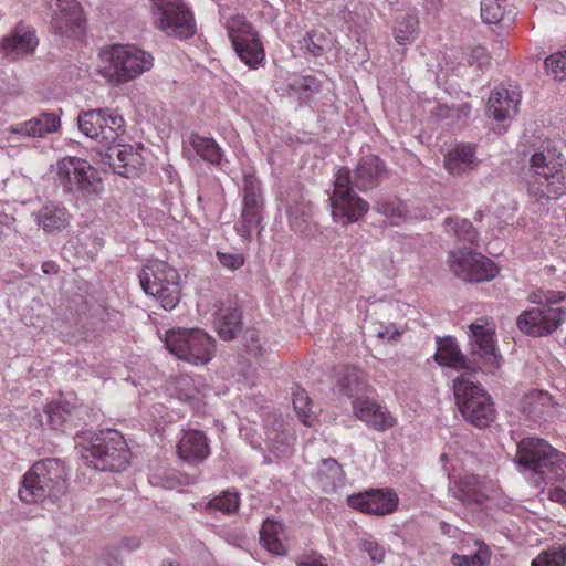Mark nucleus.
<instances>
[{"label":"nucleus","instance_id":"nucleus-1","mask_svg":"<svg viewBox=\"0 0 566 566\" xmlns=\"http://www.w3.org/2000/svg\"><path fill=\"white\" fill-rule=\"evenodd\" d=\"M388 178V169L377 155L364 156L352 172L346 167L335 174L334 189L329 196L332 216L336 221L348 224L358 221L369 209V203L355 191H368Z\"/></svg>","mask_w":566,"mask_h":566},{"label":"nucleus","instance_id":"nucleus-2","mask_svg":"<svg viewBox=\"0 0 566 566\" xmlns=\"http://www.w3.org/2000/svg\"><path fill=\"white\" fill-rule=\"evenodd\" d=\"M517 470L541 492L545 488L566 483V454L538 437L523 438L513 458Z\"/></svg>","mask_w":566,"mask_h":566},{"label":"nucleus","instance_id":"nucleus-3","mask_svg":"<svg viewBox=\"0 0 566 566\" xmlns=\"http://www.w3.org/2000/svg\"><path fill=\"white\" fill-rule=\"evenodd\" d=\"M67 489L63 461L48 458L35 462L24 474L19 497L25 503L56 502Z\"/></svg>","mask_w":566,"mask_h":566},{"label":"nucleus","instance_id":"nucleus-4","mask_svg":"<svg viewBox=\"0 0 566 566\" xmlns=\"http://www.w3.org/2000/svg\"><path fill=\"white\" fill-rule=\"evenodd\" d=\"M80 452L87 465L99 471L120 472L130 462V451L124 436L113 429L94 433Z\"/></svg>","mask_w":566,"mask_h":566},{"label":"nucleus","instance_id":"nucleus-5","mask_svg":"<svg viewBox=\"0 0 566 566\" xmlns=\"http://www.w3.org/2000/svg\"><path fill=\"white\" fill-rule=\"evenodd\" d=\"M180 275L161 260H149L143 266L139 282L143 291L155 297L166 311H172L180 302Z\"/></svg>","mask_w":566,"mask_h":566},{"label":"nucleus","instance_id":"nucleus-6","mask_svg":"<svg viewBox=\"0 0 566 566\" xmlns=\"http://www.w3.org/2000/svg\"><path fill=\"white\" fill-rule=\"evenodd\" d=\"M453 390L458 408L467 421L478 428L488 427L493 421L494 405L481 385L463 374L453 380Z\"/></svg>","mask_w":566,"mask_h":566},{"label":"nucleus","instance_id":"nucleus-7","mask_svg":"<svg viewBox=\"0 0 566 566\" xmlns=\"http://www.w3.org/2000/svg\"><path fill=\"white\" fill-rule=\"evenodd\" d=\"M109 63L103 74L116 83H127L154 66L153 55L132 44H114L106 53Z\"/></svg>","mask_w":566,"mask_h":566},{"label":"nucleus","instance_id":"nucleus-8","mask_svg":"<svg viewBox=\"0 0 566 566\" xmlns=\"http://www.w3.org/2000/svg\"><path fill=\"white\" fill-rule=\"evenodd\" d=\"M59 181L66 193L84 198L95 197L102 190L98 172L80 157H65L57 163Z\"/></svg>","mask_w":566,"mask_h":566},{"label":"nucleus","instance_id":"nucleus-9","mask_svg":"<svg viewBox=\"0 0 566 566\" xmlns=\"http://www.w3.org/2000/svg\"><path fill=\"white\" fill-rule=\"evenodd\" d=\"M165 344L171 354L190 364L206 365L211 359L213 339L201 329L167 331Z\"/></svg>","mask_w":566,"mask_h":566},{"label":"nucleus","instance_id":"nucleus-10","mask_svg":"<svg viewBox=\"0 0 566 566\" xmlns=\"http://www.w3.org/2000/svg\"><path fill=\"white\" fill-rule=\"evenodd\" d=\"M530 182L538 186L547 197H558L566 191V166L563 157L547 150L536 151L530 159Z\"/></svg>","mask_w":566,"mask_h":566},{"label":"nucleus","instance_id":"nucleus-11","mask_svg":"<svg viewBox=\"0 0 566 566\" xmlns=\"http://www.w3.org/2000/svg\"><path fill=\"white\" fill-rule=\"evenodd\" d=\"M562 300L563 297L556 292H549L546 296V301L549 304L558 303ZM565 319L566 311L563 307L544 305L522 312L517 317L516 324L522 333L541 337L555 332Z\"/></svg>","mask_w":566,"mask_h":566},{"label":"nucleus","instance_id":"nucleus-12","mask_svg":"<svg viewBox=\"0 0 566 566\" xmlns=\"http://www.w3.org/2000/svg\"><path fill=\"white\" fill-rule=\"evenodd\" d=\"M151 8L157 28L168 35L189 39L196 33L193 15L181 0H151Z\"/></svg>","mask_w":566,"mask_h":566},{"label":"nucleus","instance_id":"nucleus-13","mask_svg":"<svg viewBox=\"0 0 566 566\" xmlns=\"http://www.w3.org/2000/svg\"><path fill=\"white\" fill-rule=\"evenodd\" d=\"M124 118L108 108L83 112L77 117L78 129L92 139H99L104 145L114 144L125 132Z\"/></svg>","mask_w":566,"mask_h":566},{"label":"nucleus","instance_id":"nucleus-14","mask_svg":"<svg viewBox=\"0 0 566 566\" xmlns=\"http://www.w3.org/2000/svg\"><path fill=\"white\" fill-rule=\"evenodd\" d=\"M448 262L459 279L470 283L490 281L497 274V268L492 260L465 247L451 251Z\"/></svg>","mask_w":566,"mask_h":566},{"label":"nucleus","instance_id":"nucleus-15","mask_svg":"<svg viewBox=\"0 0 566 566\" xmlns=\"http://www.w3.org/2000/svg\"><path fill=\"white\" fill-rule=\"evenodd\" d=\"M227 28L238 56L251 69H256L265 57L264 49L256 31L240 15L233 18Z\"/></svg>","mask_w":566,"mask_h":566},{"label":"nucleus","instance_id":"nucleus-16","mask_svg":"<svg viewBox=\"0 0 566 566\" xmlns=\"http://www.w3.org/2000/svg\"><path fill=\"white\" fill-rule=\"evenodd\" d=\"M264 200L260 181L254 175L243 177V208L241 212V227L238 229L243 238H251L252 230L262 221Z\"/></svg>","mask_w":566,"mask_h":566},{"label":"nucleus","instance_id":"nucleus-17","mask_svg":"<svg viewBox=\"0 0 566 566\" xmlns=\"http://www.w3.org/2000/svg\"><path fill=\"white\" fill-rule=\"evenodd\" d=\"M471 355L478 356L491 368L500 367L501 356L495 345V326L486 318H478L469 326Z\"/></svg>","mask_w":566,"mask_h":566},{"label":"nucleus","instance_id":"nucleus-18","mask_svg":"<svg viewBox=\"0 0 566 566\" xmlns=\"http://www.w3.org/2000/svg\"><path fill=\"white\" fill-rule=\"evenodd\" d=\"M51 28L62 36L82 32L85 23L82 8L76 0H50Z\"/></svg>","mask_w":566,"mask_h":566},{"label":"nucleus","instance_id":"nucleus-19","mask_svg":"<svg viewBox=\"0 0 566 566\" xmlns=\"http://www.w3.org/2000/svg\"><path fill=\"white\" fill-rule=\"evenodd\" d=\"M347 504L363 513L387 515L397 509L398 496L389 489H371L349 495Z\"/></svg>","mask_w":566,"mask_h":566},{"label":"nucleus","instance_id":"nucleus-20","mask_svg":"<svg viewBox=\"0 0 566 566\" xmlns=\"http://www.w3.org/2000/svg\"><path fill=\"white\" fill-rule=\"evenodd\" d=\"M84 415H86V411L83 406H76L67 400L50 403L43 410L46 424L53 430L63 432L78 427Z\"/></svg>","mask_w":566,"mask_h":566},{"label":"nucleus","instance_id":"nucleus-21","mask_svg":"<svg viewBox=\"0 0 566 566\" xmlns=\"http://www.w3.org/2000/svg\"><path fill=\"white\" fill-rule=\"evenodd\" d=\"M35 30L22 22L18 23L13 31L0 42V49L9 60L32 54L38 46Z\"/></svg>","mask_w":566,"mask_h":566},{"label":"nucleus","instance_id":"nucleus-22","mask_svg":"<svg viewBox=\"0 0 566 566\" xmlns=\"http://www.w3.org/2000/svg\"><path fill=\"white\" fill-rule=\"evenodd\" d=\"M521 411L535 423L549 422L556 416V402L547 391L534 389L521 400Z\"/></svg>","mask_w":566,"mask_h":566},{"label":"nucleus","instance_id":"nucleus-23","mask_svg":"<svg viewBox=\"0 0 566 566\" xmlns=\"http://www.w3.org/2000/svg\"><path fill=\"white\" fill-rule=\"evenodd\" d=\"M521 95L513 88L503 85L494 88L489 97L486 113L497 122L512 118L517 114Z\"/></svg>","mask_w":566,"mask_h":566},{"label":"nucleus","instance_id":"nucleus-24","mask_svg":"<svg viewBox=\"0 0 566 566\" xmlns=\"http://www.w3.org/2000/svg\"><path fill=\"white\" fill-rule=\"evenodd\" d=\"M72 220L69 209L59 201H46L36 212L35 221L46 234H57L65 230Z\"/></svg>","mask_w":566,"mask_h":566},{"label":"nucleus","instance_id":"nucleus-25","mask_svg":"<svg viewBox=\"0 0 566 566\" xmlns=\"http://www.w3.org/2000/svg\"><path fill=\"white\" fill-rule=\"evenodd\" d=\"M242 325L241 307L233 302H221L214 317V326L219 337L226 342L233 340L242 331Z\"/></svg>","mask_w":566,"mask_h":566},{"label":"nucleus","instance_id":"nucleus-26","mask_svg":"<svg viewBox=\"0 0 566 566\" xmlns=\"http://www.w3.org/2000/svg\"><path fill=\"white\" fill-rule=\"evenodd\" d=\"M177 453L190 464L202 462L210 454L206 434L200 430L185 431L177 444Z\"/></svg>","mask_w":566,"mask_h":566},{"label":"nucleus","instance_id":"nucleus-27","mask_svg":"<svg viewBox=\"0 0 566 566\" xmlns=\"http://www.w3.org/2000/svg\"><path fill=\"white\" fill-rule=\"evenodd\" d=\"M103 161L108 164L118 175L128 177L140 165V155L130 145H107Z\"/></svg>","mask_w":566,"mask_h":566},{"label":"nucleus","instance_id":"nucleus-28","mask_svg":"<svg viewBox=\"0 0 566 566\" xmlns=\"http://www.w3.org/2000/svg\"><path fill=\"white\" fill-rule=\"evenodd\" d=\"M60 125V117L55 113L43 112L36 117L12 125L10 132L27 137H44L56 132Z\"/></svg>","mask_w":566,"mask_h":566},{"label":"nucleus","instance_id":"nucleus-29","mask_svg":"<svg viewBox=\"0 0 566 566\" xmlns=\"http://www.w3.org/2000/svg\"><path fill=\"white\" fill-rule=\"evenodd\" d=\"M444 168L453 176H461L474 170L480 160L475 156V146L472 144L458 145L444 156Z\"/></svg>","mask_w":566,"mask_h":566},{"label":"nucleus","instance_id":"nucleus-30","mask_svg":"<svg viewBox=\"0 0 566 566\" xmlns=\"http://www.w3.org/2000/svg\"><path fill=\"white\" fill-rule=\"evenodd\" d=\"M482 488L483 483L478 475L465 474L454 483V486L450 488V491L462 504L480 506L488 499Z\"/></svg>","mask_w":566,"mask_h":566},{"label":"nucleus","instance_id":"nucleus-31","mask_svg":"<svg viewBox=\"0 0 566 566\" xmlns=\"http://www.w3.org/2000/svg\"><path fill=\"white\" fill-rule=\"evenodd\" d=\"M337 385L339 391L353 400L364 397L370 390L366 374L355 366L342 369Z\"/></svg>","mask_w":566,"mask_h":566},{"label":"nucleus","instance_id":"nucleus-32","mask_svg":"<svg viewBox=\"0 0 566 566\" xmlns=\"http://www.w3.org/2000/svg\"><path fill=\"white\" fill-rule=\"evenodd\" d=\"M443 228L457 242L469 245L470 248L478 247L479 232L468 219L458 216L447 217L443 220Z\"/></svg>","mask_w":566,"mask_h":566},{"label":"nucleus","instance_id":"nucleus-33","mask_svg":"<svg viewBox=\"0 0 566 566\" xmlns=\"http://www.w3.org/2000/svg\"><path fill=\"white\" fill-rule=\"evenodd\" d=\"M284 526L282 523L266 518L260 530V542L271 553L284 555L286 553L283 544Z\"/></svg>","mask_w":566,"mask_h":566},{"label":"nucleus","instance_id":"nucleus-34","mask_svg":"<svg viewBox=\"0 0 566 566\" xmlns=\"http://www.w3.org/2000/svg\"><path fill=\"white\" fill-rule=\"evenodd\" d=\"M189 145L205 161L220 166L223 159V151L213 138L202 137L196 133L189 136Z\"/></svg>","mask_w":566,"mask_h":566},{"label":"nucleus","instance_id":"nucleus-35","mask_svg":"<svg viewBox=\"0 0 566 566\" xmlns=\"http://www.w3.org/2000/svg\"><path fill=\"white\" fill-rule=\"evenodd\" d=\"M509 0H481V18L486 24H499L505 20L513 21L514 10Z\"/></svg>","mask_w":566,"mask_h":566},{"label":"nucleus","instance_id":"nucleus-36","mask_svg":"<svg viewBox=\"0 0 566 566\" xmlns=\"http://www.w3.org/2000/svg\"><path fill=\"white\" fill-rule=\"evenodd\" d=\"M317 479L325 491H335L345 482V473L342 465L334 458L324 459L321 462Z\"/></svg>","mask_w":566,"mask_h":566},{"label":"nucleus","instance_id":"nucleus-37","mask_svg":"<svg viewBox=\"0 0 566 566\" xmlns=\"http://www.w3.org/2000/svg\"><path fill=\"white\" fill-rule=\"evenodd\" d=\"M434 360L448 367L463 369V370H474L471 367L470 360L461 353L458 346L448 340L444 344H441L438 347V350L434 355Z\"/></svg>","mask_w":566,"mask_h":566},{"label":"nucleus","instance_id":"nucleus-38","mask_svg":"<svg viewBox=\"0 0 566 566\" xmlns=\"http://www.w3.org/2000/svg\"><path fill=\"white\" fill-rule=\"evenodd\" d=\"M419 34V20L415 13H403L396 18L395 40L399 45L412 43Z\"/></svg>","mask_w":566,"mask_h":566},{"label":"nucleus","instance_id":"nucleus-39","mask_svg":"<svg viewBox=\"0 0 566 566\" xmlns=\"http://www.w3.org/2000/svg\"><path fill=\"white\" fill-rule=\"evenodd\" d=\"M291 228L298 233H305L312 216V206L308 202H296L286 208Z\"/></svg>","mask_w":566,"mask_h":566},{"label":"nucleus","instance_id":"nucleus-40","mask_svg":"<svg viewBox=\"0 0 566 566\" xmlns=\"http://www.w3.org/2000/svg\"><path fill=\"white\" fill-rule=\"evenodd\" d=\"M287 88L301 102H306L318 90V86L316 78L313 76H295L290 80Z\"/></svg>","mask_w":566,"mask_h":566},{"label":"nucleus","instance_id":"nucleus-41","mask_svg":"<svg viewBox=\"0 0 566 566\" xmlns=\"http://www.w3.org/2000/svg\"><path fill=\"white\" fill-rule=\"evenodd\" d=\"M566 565V544L558 547H552L541 552L532 560V566H565Z\"/></svg>","mask_w":566,"mask_h":566},{"label":"nucleus","instance_id":"nucleus-42","mask_svg":"<svg viewBox=\"0 0 566 566\" xmlns=\"http://www.w3.org/2000/svg\"><path fill=\"white\" fill-rule=\"evenodd\" d=\"M207 507L224 514L233 513L239 509V496L237 493L223 492L222 495L211 499Z\"/></svg>","mask_w":566,"mask_h":566},{"label":"nucleus","instance_id":"nucleus-43","mask_svg":"<svg viewBox=\"0 0 566 566\" xmlns=\"http://www.w3.org/2000/svg\"><path fill=\"white\" fill-rule=\"evenodd\" d=\"M380 405L374 399L369 398L368 395H365L361 398L353 400V410L355 416L366 422L368 426L370 423V418L374 412L379 410Z\"/></svg>","mask_w":566,"mask_h":566},{"label":"nucleus","instance_id":"nucleus-44","mask_svg":"<svg viewBox=\"0 0 566 566\" xmlns=\"http://www.w3.org/2000/svg\"><path fill=\"white\" fill-rule=\"evenodd\" d=\"M544 64L547 73L553 74L556 80H566V51L549 55Z\"/></svg>","mask_w":566,"mask_h":566},{"label":"nucleus","instance_id":"nucleus-45","mask_svg":"<svg viewBox=\"0 0 566 566\" xmlns=\"http://www.w3.org/2000/svg\"><path fill=\"white\" fill-rule=\"evenodd\" d=\"M292 396L294 410L296 411L298 417L303 418V422H305V418L308 417L312 406V401L308 397V394L298 385H295L292 388Z\"/></svg>","mask_w":566,"mask_h":566},{"label":"nucleus","instance_id":"nucleus-46","mask_svg":"<svg viewBox=\"0 0 566 566\" xmlns=\"http://www.w3.org/2000/svg\"><path fill=\"white\" fill-rule=\"evenodd\" d=\"M396 424V419L387 410V408L380 406L379 410L375 411L370 418L369 427L376 431L384 432Z\"/></svg>","mask_w":566,"mask_h":566},{"label":"nucleus","instance_id":"nucleus-47","mask_svg":"<svg viewBox=\"0 0 566 566\" xmlns=\"http://www.w3.org/2000/svg\"><path fill=\"white\" fill-rule=\"evenodd\" d=\"M488 562L486 548H481L473 555L454 554L452 556L453 566H485Z\"/></svg>","mask_w":566,"mask_h":566},{"label":"nucleus","instance_id":"nucleus-48","mask_svg":"<svg viewBox=\"0 0 566 566\" xmlns=\"http://www.w3.org/2000/svg\"><path fill=\"white\" fill-rule=\"evenodd\" d=\"M358 548L367 553L375 563H381L385 557V549L373 538H361L358 542Z\"/></svg>","mask_w":566,"mask_h":566},{"label":"nucleus","instance_id":"nucleus-49","mask_svg":"<svg viewBox=\"0 0 566 566\" xmlns=\"http://www.w3.org/2000/svg\"><path fill=\"white\" fill-rule=\"evenodd\" d=\"M243 343L250 354H253L254 356L264 355L260 334L256 329L247 328L243 333Z\"/></svg>","mask_w":566,"mask_h":566},{"label":"nucleus","instance_id":"nucleus-50","mask_svg":"<svg viewBox=\"0 0 566 566\" xmlns=\"http://www.w3.org/2000/svg\"><path fill=\"white\" fill-rule=\"evenodd\" d=\"M220 264L231 271L240 269L244 264V256L239 252H217Z\"/></svg>","mask_w":566,"mask_h":566},{"label":"nucleus","instance_id":"nucleus-51","mask_svg":"<svg viewBox=\"0 0 566 566\" xmlns=\"http://www.w3.org/2000/svg\"><path fill=\"white\" fill-rule=\"evenodd\" d=\"M305 46L308 52H311L314 56H319L324 52V48L322 42L325 41L323 34L317 31H311L307 33V36L304 39Z\"/></svg>","mask_w":566,"mask_h":566},{"label":"nucleus","instance_id":"nucleus-52","mask_svg":"<svg viewBox=\"0 0 566 566\" xmlns=\"http://www.w3.org/2000/svg\"><path fill=\"white\" fill-rule=\"evenodd\" d=\"M468 61L470 64H476L478 67L482 69L483 66L489 65L490 55L484 46L475 45L471 49Z\"/></svg>","mask_w":566,"mask_h":566},{"label":"nucleus","instance_id":"nucleus-53","mask_svg":"<svg viewBox=\"0 0 566 566\" xmlns=\"http://www.w3.org/2000/svg\"><path fill=\"white\" fill-rule=\"evenodd\" d=\"M375 209L387 216V217H400L405 212L403 207L400 202L389 201V202H380L378 201L375 206Z\"/></svg>","mask_w":566,"mask_h":566},{"label":"nucleus","instance_id":"nucleus-54","mask_svg":"<svg viewBox=\"0 0 566 566\" xmlns=\"http://www.w3.org/2000/svg\"><path fill=\"white\" fill-rule=\"evenodd\" d=\"M373 329L375 335L381 339L391 340L400 335L394 325L385 326L381 323H375L373 324Z\"/></svg>","mask_w":566,"mask_h":566},{"label":"nucleus","instance_id":"nucleus-55","mask_svg":"<svg viewBox=\"0 0 566 566\" xmlns=\"http://www.w3.org/2000/svg\"><path fill=\"white\" fill-rule=\"evenodd\" d=\"M547 496L551 501L566 505V490L554 486L548 490Z\"/></svg>","mask_w":566,"mask_h":566},{"label":"nucleus","instance_id":"nucleus-56","mask_svg":"<svg viewBox=\"0 0 566 566\" xmlns=\"http://www.w3.org/2000/svg\"><path fill=\"white\" fill-rule=\"evenodd\" d=\"M125 547L132 552L137 549L140 546V542L138 538L132 537L125 541L124 543Z\"/></svg>","mask_w":566,"mask_h":566},{"label":"nucleus","instance_id":"nucleus-57","mask_svg":"<svg viewBox=\"0 0 566 566\" xmlns=\"http://www.w3.org/2000/svg\"><path fill=\"white\" fill-rule=\"evenodd\" d=\"M298 566H327V565L325 563H323L322 560H318L315 558H310V559L300 562Z\"/></svg>","mask_w":566,"mask_h":566},{"label":"nucleus","instance_id":"nucleus-58","mask_svg":"<svg viewBox=\"0 0 566 566\" xmlns=\"http://www.w3.org/2000/svg\"><path fill=\"white\" fill-rule=\"evenodd\" d=\"M42 270L46 274L55 273L56 272V265H55L54 262H44L42 264Z\"/></svg>","mask_w":566,"mask_h":566},{"label":"nucleus","instance_id":"nucleus-59","mask_svg":"<svg viewBox=\"0 0 566 566\" xmlns=\"http://www.w3.org/2000/svg\"><path fill=\"white\" fill-rule=\"evenodd\" d=\"M160 566H180V565L175 562H164Z\"/></svg>","mask_w":566,"mask_h":566},{"label":"nucleus","instance_id":"nucleus-60","mask_svg":"<svg viewBox=\"0 0 566 566\" xmlns=\"http://www.w3.org/2000/svg\"><path fill=\"white\" fill-rule=\"evenodd\" d=\"M474 219H475L476 221H478V220H481V219H482V211H478V212L475 213Z\"/></svg>","mask_w":566,"mask_h":566}]
</instances>
